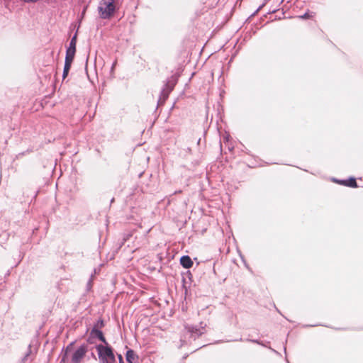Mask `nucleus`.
<instances>
[{
	"instance_id": "obj_1",
	"label": "nucleus",
	"mask_w": 363,
	"mask_h": 363,
	"mask_svg": "<svg viewBox=\"0 0 363 363\" xmlns=\"http://www.w3.org/2000/svg\"><path fill=\"white\" fill-rule=\"evenodd\" d=\"M98 352L99 363H113L116 361V357L113 348L108 345H97L96 346Z\"/></svg>"
},
{
	"instance_id": "obj_2",
	"label": "nucleus",
	"mask_w": 363,
	"mask_h": 363,
	"mask_svg": "<svg viewBox=\"0 0 363 363\" xmlns=\"http://www.w3.org/2000/svg\"><path fill=\"white\" fill-rule=\"evenodd\" d=\"M102 6L99 7L101 16L103 18H108L111 16L115 11L114 1L113 0H104Z\"/></svg>"
},
{
	"instance_id": "obj_3",
	"label": "nucleus",
	"mask_w": 363,
	"mask_h": 363,
	"mask_svg": "<svg viewBox=\"0 0 363 363\" xmlns=\"http://www.w3.org/2000/svg\"><path fill=\"white\" fill-rule=\"evenodd\" d=\"M174 84L167 81L164 85L160 92V96L157 101V105H162L169 96V94L174 89Z\"/></svg>"
},
{
	"instance_id": "obj_4",
	"label": "nucleus",
	"mask_w": 363,
	"mask_h": 363,
	"mask_svg": "<svg viewBox=\"0 0 363 363\" xmlns=\"http://www.w3.org/2000/svg\"><path fill=\"white\" fill-rule=\"evenodd\" d=\"M184 329L186 335H189V337L194 340L204 333V327L200 325H187L185 326Z\"/></svg>"
},
{
	"instance_id": "obj_5",
	"label": "nucleus",
	"mask_w": 363,
	"mask_h": 363,
	"mask_svg": "<svg viewBox=\"0 0 363 363\" xmlns=\"http://www.w3.org/2000/svg\"><path fill=\"white\" fill-rule=\"evenodd\" d=\"M88 350V346L86 344L81 345L76 351L73 353L72 357V362L73 363H79L85 356Z\"/></svg>"
},
{
	"instance_id": "obj_6",
	"label": "nucleus",
	"mask_w": 363,
	"mask_h": 363,
	"mask_svg": "<svg viewBox=\"0 0 363 363\" xmlns=\"http://www.w3.org/2000/svg\"><path fill=\"white\" fill-rule=\"evenodd\" d=\"M76 43H77V33L71 38L69 45L66 50L65 60L73 62L75 52H76Z\"/></svg>"
},
{
	"instance_id": "obj_7",
	"label": "nucleus",
	"mask_w": 363,
	"mask_h": 363,
	"mask_svg": "<svg viewBox=\"0 0 363 363\" xmlns=\"http://www.w3.org/2000/svg\"><path fill=\"white\" fill-rule=\"evenodd\" d=\"M334 181L339 184L344 185L346 186H349V187H352V188L358 187L356 179L354 177H350L347 179H342V180L334 179Z\"/></svg>"
},
{
	"instance_id": "obj_8",
	"label": "nucleus",
	"mask_w": 363,
	"mask_h": 363,
	"mask_svg": "<svg viewBox=\"0 0 363 363\" xmlns=\"http://www.w3.org/2000/svg\"><path fill=\"white\" fill-rule=\"evenodd\" d=\"M90 335L94 337L98 338L104 345H108V342L103 334V332L101 330L91 329Z\"/></svg>"
},
{
	"instance_id": "obj_9",
	"label": "nucleus",
	"mask_w": 363,
	"mask_h": 363,
	"mask_svg": "<svg viewBox=\"0 0 363 363\" xmlns=\"http://www.w3.org/2000/svg\"><path fill=\"white\" fill-rule=\"evenodd\" d=\"M125 358L128 363H136L139 357L133 350L129 349L126 352Z\"/></svg>"
},
{
	"instance_id": "obj_10",
	"label": "nucleus",
	"mask_w": 363,
	"mask_h": 363,
	"mask_svg": "<svg viewBox=\"0 0 363 363\" xmlns=\"http://www.w3.org/2000/svg\"><path fill=\"white\" fill-rule=\"evenodd\" d=\"M180 264L185 269H189L193 265V262L189 256L184 255L180 258Z\"/></svg>"
},
{
	"instance_id": "obj_11",
	"label": "nucleus",
	"mask_w": 363,
	"mask_h": 363,
	"mask_svg": "<svg viewBox=\"0 0 363 363\" xmlns=\"http://www.w3.org/2000/svg\"><path fill=\"white\" fill-rule=\"evenodd\" d=\"M72 62L69 60H65V65H64V69H63V73H62V78L65 79L67 76L69 74V69L71 68Z\"/></svg>"
},
{
	"instance_id": "obj_12",
	"label": "nucleus",
	"mask_w": 363,
	"mask_h": 363,
	"mask_svg": "<svg viewBox=\"0 0 363 363\" xmlns=\"http://www.w3.org/2000/svg\"><path fill=\"white\" fill-rule=\"evenodd\" d=\"M31 352H32L31 345H29L28 347V350H27L26 353L25 354L24 357L22 359V362L23 363H30V362H28V357L30 356Z\"/></svg>"
},
{
	"instance_id": "obj_13",
	"label": "nucleus",
	"mask_w": 363,
	"mask_h": 363,
	"mask_svg": "<svg viewBox=\"0 0 363 363\" xmlns=\"http://www.w3.org/2000/svg\"><path fill=\"white\" fill-rule=\"evenodd\" d=\"M104 327V322L101 318H99L96 323L94 325L92 329L101 330Z\"/></svg>"
},
{
	"instance_id": "obj_14",
	"label": "nucleus",
	"mask_w": 363,
	"mask_h": 363,
	"mask_svg": "<svg viewBox=\"0 0 363 363\" xmlns=\"http://www.w3.org/2000/svg\"><path fill=\"white\" fill-rule=\"evenodd\" d=\"M248 341H250V342H255V343H257L259 345H262L263 346H265L264 344H262V342H260L259 340H247Z\"/></svg>"
},
{
	"instance_id": "obj_15",
	"label": "nucleus",
	"mask_w": 363,
	"mask_h": 363,
	"mask_svg": "<svg viewBox=\"0 0 363 363\" xmlns=\"http://www.w3.org/2000/svg\"><path fill=\"white\" fill-rule=\"evenodd\" d=\"M119 363H124L123 358L121 354H118Z\"/></svg>"
},
{
	"instance_id": "obj_16",
	"label": "nucleus",
	"mask_w": 363,
	"mask_h": 363,
	"mask_svg": "<svg viewBox=\"0 0 363 363\" xmlns=\"http://www.w3.org/2000/svg\"><path fill=\"white\" fill-rule=\"evenodd\" d=\"M309 17H310V16L308 13H306L303 15L300 16V18H308Z\"/></svg>"
},
{
	"instance_id": "obj_17",
	"label": "nucleus",
	"mask_w": 363,
	"mask_h": 363,
	"mask_svg": "<svg viewBox=\"0 0 363 363\" xmlns=\"http://www.w3.org/2000/svg\"><path fill=\"white\" fill-rule=\"evenodd\" d=\"M264 4H262L261 6H259L258 7V9L255 11V12L254 13V14L257 13L262 7H263Z\"/></svg>"
},
{
	"instance_id": "obj_18",
	"label": "nucleus",
	"mask_w": 363,
	"mask_h": 363,
	"mask_svg": "<svg viewBox=\"0 0 363 363\" xmlns=\"http://www.w3.org/2000/svg\"><path fill=\"white\" fill-rule=\"evenodd\" d=\"M128 236H129V235H127V236H126V238H123V241L121 242V245H123L125 243V241H126V240L128 239Z\"/></svg>"
},
{
	"instance_id": "obj_19",
	"label": "nucleus",
	"mask_w": 363,
	"mask_h": 363,
	"mask_svg": "<svg viewBox=\"0 0 363 363\" xmlns=\"http://www.w3.org/2000/svg\"><path fill=\"white\" fill-rule=\"evenodd\" d=\"M116 61H115V62L113 63V65H112V67H111V69H113V68H114V67L116 66Z\"/></svg>"
},
{
	"instance_id": "obj_20",
	"label": "nucleus",
	"mask_w": 363,
	"mask_h": 363,
	"mask_svg": "<svg viewBox=\"0 0 363 363\" xmlns=\"http://www.w3.org/2000/svg\"><path fill=\"white\" fill-rule=\"evenodd\" d=\"M180 192H182V191H181V190H179V191H177L174 194H177V193H180Z\"/></svg>"
},
{
	"instance_id": "obj_21",
	"label": "nucleus",
	"mask_w": 363,
	"mask_h": 363,
	"mask_svg": "<svg viewBox=\"0 0 363 363\" xmlns=\"http://www.w3.org/2000/svg\"><path fill=\"white\" fill-rule=\"evenodd\" d=\"M181 341H182V342H185V340L183 339V337H182V338H181Z\"/></svg>"
},
{
	"instance_id": "obj_22",
	"label": "nucleus",
	"mask_w": 363,
	"mask_h": 363,
	"mask_svg": "<svg viewBox=\"0 0 363 363\" xmlns=\"http://www.w3.org/2000/svg\"><path fill=\"white\" fill-rule=\"evenodd\" d=\"M284 352L286 353V347H284Z\"/></svg>"
},
{
	"instance_id": "obj_23",
	"label": "nucleus",
	"mask_w": 363,
	"mask_h": 363,
	"mask_svg": "<svg viewBox=\"0 0 363 363\" xmlns=\"http://www.w3.org/2000/svg\"><path fill=\"white\" fill-rule=\"evenodd\" d=\"M237 340L242 341V338L238 339Z\"/></svg>"
}]
</instances>
